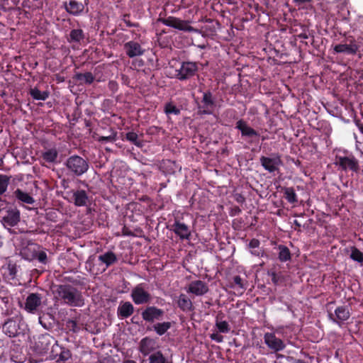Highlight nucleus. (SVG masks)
I'll return each mask as SVG.
<instances>
[{"instance_id": "obj_1", "label": "nucleus", "mask_w": 363, "mask_h": 363, "mask_svg": "<svg viewBox=\"0 0 363 363\" xmlns=\"http://www.w3.org/2000/svg\"><path fill=\"white\" fill-rule=\"evenodd\" d=\"M56 294L60 300L72 307H80L84 304L82 292L72 285L65 284L58 285Z\"/></svg>"}, {"instance_id": "obj_2", "label": "nucleus", "mask_w": 363, "mask_h": 363, "mask_svg": "<svg viewBox=\"0 0 363 363\" xmlns=\"http://www.w3.org/2000/svg\"><path fill=\"white\" fill-rule=\"evenodd\" d=\"M361 52H363L362 38H356L352 35L345 38L340 43L333 46L335 54L354 56L359 55Z\"/></svg>"}, {"instance_id": "obj_3", "label": "nucleus", "mask_w": 363, "mask_h": 363, "mask_svg": "<svg viewBox=\"0 0 363 363\" xmlns=\"http://www.w3.org/2000/svg\"><path fill=\"white\" fill-rule=\"evenodd\" d=\"M334 164L341 171L347 172L350 170L357 172L359 169V161L352 153L344 150L336 154Z\"/></svg>"}, {"instance_id": "obj_4", "label": "nucleus", "mask_w": 363, "mask_h": 363, "mask_svg": "<svg viewBox=\"0 0 363 363\" xmlns=\"http://www.w3.org/2000/svg\"><path fill=\"white\" fill-rule=\"evenodd\" d=\"M65 165L69 172L73 176L79 177L89 169V162L79 155H72L68 157Z\"/></svg>"}, {"instance_id": "obj_5", "label": "nucleus", "mask_w": 363, "mask_h": 363, "mask_svg": "<svg viewBox=\"0 0 363 363\" xmlns=\"http://www.w3.org/2000/svg\"><path fill=\"white\" fill-rule=\"evenodd\" d=\"M199 70L198 63L195 62H182L180 67L175 70V77L180 80H187L194 77Z\"/></svg>"}, {"instance_id": "obj_6", "label": "nucleus", "mask_w": 363, "mask_h": 363, "mask_svg": "<svg viewBox=\"0 0 363 363\" xmlns=\"http://www.w3.org/2000/svg\"><path fill=\"white\" fill-rule=\"evenodd\" d=\"M0 217L4 227H14L20 221L21 213L18 208L9 206L5 211H1Z\"/></svg>"}, {"instance_id": "obj_7", "label": "nucleus", "mask_w": 363, "mask_h": 363, "mask_svg": "<svg viewBox=\"0 0 363 363\" xmlns=\"http://www.w3.org/2000/svg\"><path fill=\"white\" fill-rule=\"evenodd\" d=\"M157 21L162 23V24L167 26L172 27L182 31L193 32L195 30V29L189 24V21L181 20L180 18L174 16L162 18L160 16V17L157 19Z\"/></svg>"}, {"instance_id": "obj_8", "label": "nucleus", "mask_w": 363, "mask_h": 363, "mask_svg": "<svg viewBox=\"0 0 363 363\" xmlns=\"http://www.w3.org/2000/svg\"><path fill=\"white\" fill-rule=\"evenodd\" d=\"M130 297L136 305L149 303L152 300L151 294L145 289L143 284H139L132 289Z\"/></svg>"}, {"instance_id": "obj_9", "label": "nucleus", "mask_w": 363, "mask_h": 363, "mask_svg": "<svg viewBox=\"0 0 363 363\" xmlns=\"http://www.w3.org/2000/svg\"><path fill=\"white\" fill-rule=\"evenodd\" d=\"M49 357L58 363L65 362L72 358V352L68 348L60 345L58 342H55L52 345Z\"/></svg>"}, {"instance_id": "obj_10", "label": "nucleus", "mask_w": 363, "mask_h": 363, "mask_svg": "<svg viewBox=\"0 0 363 363\" xmlns=\"http://www.w3.org/2000/svg\"><path fill=\"white\" fill-rule=\"evenodd\" d=\"M86 0H67L63 2V8L73 16H79L84 12Z\"/></svg>"}, {"instance_id": "obj_11", "label": "nucleus", "mask_w": 363, "mask_h": 363, "mask_svg": "<svg viewBox=\"0 0 363 363\" xmlns=\"http://www.w3.org/2000/svg\"><path fill=\"white\" fill-rule=\"evenodd\" d=\"M43 295L38 293L28 294L25 301L24 309L29 313H38L42 306Z\"/></svg>"}, {"instance_id": "obj_12", "label": "nucleus", "mask_w": 363, "mask_h": 363, "mask_svg": "<svg viewBox=\"0 0 363 363\" xmlns=\"http://www.w3.org/2000/svg\"><path fill=\"white\" fill-rule=\"evenodd\" d=\"M55 342L57 341L50 334L45 333L40 335L35 342L37 352L42 355L48 354L49 350H51L52 345Z\"/></svg>"}, {"instance_id": "obj_13", "label": "nucleus", "mask_w": 363, "mask_h": 363, "mask_svg": "<svg viewBox=\"0 0 363 363\" xmlns=\"http://www.w3.org/2000/svg\"><path fill=\"white\" fill-rule=\"evenodd\" d=\"M164 311L162 308L151 306H147L141 313L143 319L147 323H154L162 319Z\"/></svg>"}, {"instance_id": "obj_14", "label": "nucleus", "mask_w": 363, "mask_h": 363, "mask_svg": "<svg viewBox=\"0 0 363 363\" xmlns=\"http://www.w3.org/2000/svg\"><path fill=\"white\" fill-rule=\"evenodd\" d=\"M264 341L267 347L274 352H280L286 347L284 341L272 333H266L264 335Z\"/></svg>"}, {"instance_id": "obj_15", "label": "nucleus", "mask_w": 363, "mask_h": 363, "mask_svg": "<svg viewBox=\"0 0 363 363\" xmlns=\"http://www.w3.org/2000/svg\"><path fill=\"white\" fill-rule=\"evenodd\" d=\"M170 230L182 240H189L191 236L189 226L177 219H175L174 223L171 225Z\"/></svg>"}, {"instance_id": "obj_16", "label": "nucleus", "mask_w": 363, "mask_h": 363, "mask_svg": "<svg viewBox=\"0 0 363 363\" xmlns=\"http://www.w3.org/2000/svg\"><path fill=\"white\" fill-rule=\"evenodd\" d=\"M157 347V341L150 337H143L139 343V351L143 356L150 355L152 353L156 352L155 350Z\"/></svg>"}, {"instance_id": "obj_17", "label": "nucleus", "mask_w": 363, "mask_h": 363, "mask_svg": "<svg viewBox=\"0 0 363 363\" xmlns=\"http://www.w3.org/2000/svg\"><path fill=\"white\" fill-rule=\"evenodd\" d=\"M330 319L338 325L341 326L342 323L347 320L350 317V313L347 306H341L335 310V317L333 313H329Z\"/></svg>"}, {"instance_id": "obj_18", "label": "nucleus", "mask_w": 363, "mask_h": 363, "mask_svg": "<svg viewBox=\"0 0 363 363\" xmlns=\"http://www.w3.org/2000/svg\"><path fill=\"white\" fill-rule=\"evenodd\" d=\"M260 163L265 170L272 173L279 169V166L281 164L282 162L279 155L274 157H268L262 156L259 159Z\"/></svg>"}, {"instance_id": "obj_19", "label": "nucleus", "mask_w": 363, "mask_h": 363, "mask_svg": "<svg viewBox=\"0 0 363 363\" xmlns=\"http://www.w3.org/2000/svg\"><path fill=\"white\" fill-rule=\"evenodd\" d=\"M235 128L240 131L242 137L245 138H252L259 136V133L249 126L247 123L243 119H240L237 121Z\"/></svg>"}, {"instance_id": "obj_20", "label": "nucleus", "mask_w": 363, "mask_h": 363, "mask_svg": "<svg viewBox=\"0 0 363 363\" xmlns=\"http://www.w3.org/2000/svg\"><path fill=\"white\" fill-rule=\"evenodd\" d=\"M208 291V285L201 280L191 281L187 289L188 293H191L196 296H203Z\"/></svg>"}, {"instance_id": "obj_21", "label": "nucleus", "mask_w": 363, "mask_h": 363, "mask_svg": "<svg viewBox=\"0 0 363 363\" xmlns=\"http://www.w3.org/2000/svg\"><path fill=\"white\" fill-rule=\"evenodd\" d=\"M17 317L9 318L3 325V331L9 337H15L18 334L20 329Z\"/></svg>"}, {"instance_id": "obj_22", "label": "nucleus", "mask_w": 363, "mask_h": 363, "mask_svg": "<svg viewBox=\"0 0 363 363\" xmlns=\"http://www.w3.org/2000/svg\"><path fill=\"white\" fill-rule=\"evenodd\" d=\"M124 49L126 55L130 58L142 55L145 51L138 42L133 40L125 43L124 44Z\"/></svg>"}, {"instance_id": "obj_23", "label": "nucleus", "mask_w": 363, "mask_h": 363, "mask_svg": "<svg viewBox=\"0 0 363 363\" xmlns=\"http://www.w3.org/2000/svg\"><path fill=\"white\" fill-rule=\"evenodd\" d=\"M72 199L76 206H86L89 203V196L85 190L79 189L73 192Z\"/></svg>"}, {"instance_id": "obj_24", "label": "nucleus", "mask_w": 363, "mask_h": 363, "mask_svg": "<svg viewBox=\"0 0 363 363\" xmlns=\"http://www.w3.org/2000/svg\"><path fill=\"white\" fill-rule=\"evenodd\" d=\"M98 259L101 264H105V267L103 269L104 271H105L107 268L113 264L116 263L118 261L116 255L112 251H107L104 254L100 255L98 257Z\"/></svg>"}, {"instance_id": "obj_25", "label": "nucleus", "mask_w": 363, "mask_h": 363, "mask_svg": "<svg viewBox=\"0 0 363 363\" xmlns=\"http://www.w3.org/2000/svg\"><path fill=\"white\" fill-rule=\"evenodd\" d=\"M134 312V306L133 305L129 302L126 301L122 303L119 305L117 310V313L118 317L121 319L127 318L130 317Z\"/></svg>"}, {"instance_id": "obj_26", "label": "nucleus", "mask_w": 363, "mask_h": 363, "mask_svg": "<svg viewBox=\"0 0 363 363\" xmlns=\"http://www.w3.org/2000/svg\"><path fill=\"white\" fill-rule=\"evenodd\" d=\"M177 306L184 312L192 311L194 309L191 299L184 294L179 296Z\"/></svg>"}, {"instance_id": "obj_27", "label": "nucleus", "mask_w": 363, "mask_h": 363, "mask_svg": "<svg viewBox=\"0 0 363 363\" xmlns=\"http://www.w3.org/2000/svg\"><path fill=\"white\" fill-rule=\"evenodd\" d=\"M201 102L203 106H201L200 108H203L202 113L205 114H211L212 111L210 108H212L214 105V101L211 91H208L203 93Z\"/></svg>"}, {"instance_id": "obj_28", "label": "nucleus", "mask_w": 363, "mask_h": 363, "mask_svg": "<svg viewBox=\"0 0 363 363\" xmlns=\"http://www.w3.org/2000/svg\"><path fill=\"white\" fill-rule=\"evenodd\" d=\"M85 38V34L82 29L77 28V29H72L68 37H67V41L69 43H80L81 41L84 40Z\"/></svg>"}, {"instance_id": "obj_29", "label": "nucleus", "mask_w": 363, "mask_h": 363, "mask_svg": "<svg viewBox=\"0 0 363 363\" xmlns=\"http://www.w3.org/2000/svg\"><path fill=\"white\" fill-rule=\"evenodd\" d=\"M73 79L77 82H79L80 84H91L94 82L95 77L91 72H86L85 73H76Z\"/></svg>"}, {"instance_id": "obj_30", "label": "nucleus", "mask_w": 363, "mask_h": 363, "mask_svg": "<svg viewBox=\"0 0 363 363\" xmlns=\"http://www.w3.org/2000/svg\"><path fill=\"white\" fill-rule=\"evenodd\" d=\"M13 195L18 201L22 203L26 204H33L35 202L34 199L29 194L23 191L20 189H17L13 192Z\"/></svg>"}, {"instance_id": "obj_31", "label": "nucleus", "mask_w": 363, "mask_h": 363, "mask_svg": "<svg viewBox=\"0 0 363 363\" xmlns=\"http://www.w3.org/2000/svg\"><path fill=\"white\" fill-rule=\"evenodd\" d=\"M58 157V152L56 148H50L43 152L41 158L48 163H55Z\"/></svg>"}, {"instance_id": "obj_32", "label": "nucleus", "mask_w": 363, "mask_h": 363, "mask_svg": "<svg viewBox=\"0 0 363 363\" xmlns=\"http://www.w3.org/2000/svg\"><path fill=\"white\" fill-rule=\"evenodd\" d=\"M172 327L171 322H161L153 325L152 330L160 336L164 335Z\"/></svg>"}, {"instance_id": "obj_33", "label": "nucleus", "mask_w": 363, "mask_h": 363, "mask_svg": "<svg viewBox=\"0 0 363 363\" xmlns=\"http://www.w3.org/2000/svg\"><path fill=\"white\" fill-rule=\"evenodd\" d=\"M29 94L34 100L45 101L49 97L50 93L48 91H41L37 87L31 88Z\"/></svg>"}, {"instance_id": "obj_34", "label": "nucleus", "mask_w": 363, "mask_h": 363, "mask_svg": "<svg viewBox=\"0 0 363 363\" xmlns=\"http://www.w3.org/2000/svg\"><path fill=\"white\" fill-rule=\"evenodd\" d=\"M279 255L278 258L281 262H286L291 260V254L289 249L283 245L278 246Z\"/></svg>"}, {"instance_id": "obj_35", "label": "nucleus", "mask_w": 363, "mask_h": 363, "mask_svg": "<svg viewBox=\"0 0 363 363\" xmlns=\"http://www.w3.org/2000/svg\"><path fill=\"white\" fill-rule=\"evenodd\" d=\"M230 287L235 289L240 294H242L246 289L243 279L239 275H236L233 278Z\"/></svg>"}, {"instance_id": "obj_36", "label": "nucleus", "mask_w": 363, "mask_h": 363, "mask_svg": "<svg viewBox=\"0 0 363 363\" xmlns=\"http://www.w3.org/2000/svg\"><path fill=\"white\" fill-rule=\"evenodd\" d=\"M150 363H168L167 359L161 351H156L149 356Z\"/></svg>"}, {"instance_id": "obj_37", "label": "nucleus", "mask_w": 363, "mask_h": 363, "mask_svg": "<svg viewBox=\"0 0 363 363\" xmlns=\"http://www.w3.org/2000/svg\"><path fill=\"white\" fill-rule=\"evenodd\" d=\"M284 198L290 203H295L298 201L295 190L292 187H286L284 190Z\"/></svg>"}, {"instance_id": "obj_38", "label": "nucleus", "mask_w": 363, "mask_h": 363, "mask_svg": "<svg viewBox=\"0 0 363 363\" xmlns=\"http://www.w3.org/2000/svg\"><path fill=\"white\" fill-rule=\"evenodd\" d=\"M125 139L132 143L133 144H134L135 145H136L137 147H140L143 145V142L138 139V135L135 132H128L125 134Z\"/></svg>"}, {"instance_id": "obj_39", "label": "nucleus", "mask_w": 363, "mask_h": 363, "mask_svg": "<svg viewBox=\"0 0 363 363\" xmlns=\"http://www.w3.org/2000/svg\"><path fill=\"white\" fill-rule=\"evenodd\" d=\"M10 182V177L0 174V195H3L7 190Z\"/></svg>"}, {"instance_id": "obj_40", "label": "nucleus", "mask_w": 363, "mask_h": 363, "mask_svg": "<svg viewBox=\"0 0 363 363\" xmlns=\"http://www.w3.org/2000/svg\"><path fill=\"white\" fill-rule=\"evenodd\" d=\"M350 258L354 261L363 263V253L356 247L351 248Z\"/></svg>"}, {"instance_id": "obj_41", "label": "nucleus", "mask_w": 363, "mask_h": 363, "mask_svg": "<svg viewBox=\"0 0 363 363\" xmlns=\"http://www.w3.org/2000/svg\"><path fill=\"white\" fill-rule=\"evenodd\" d=\"M216 327L218 330V332L221 333H228L230 330V327L228 323L225 320L216 321Z\"/></svg>"}, {"instance_id": "obj_42", "label": "nucleus", "mask_w": 363, "mask_h": 363, "mask_svg": "<svg viewBox=\"0 0 363 363\" xmlns=\"http://www.w3.org/2000/svg\"><path fill=\"white\" fill-rule=\"evenodd\" d=\"M164 112L167 115H169V114L179 115L180 109L178 108L172 103L169 102V103H167L165 104Z\"/></svg>"}, {"instance_id": "obj_43", "label": "nucleus", "mask_w": 363, "mask_h": 363, "mask_svg": "<svg viewBox=\"0 0 363 363\" xmlns=\"http://www.w3.org/2000/svg\"><path fill=\"white\" fill-rule=\"evenodd\" d=\"M269 276L272 278V282L275 285L279 284L284 279L283 276H282L281 272L280 273H277L276 272H269Z\"/></svg>"}, {"instance_id": "obj_44", "label": "nucleus", "mask_w": 363, "mask_h": 363, "mask_svg": "<svg viewBox=\"0 0 363 363\" xmlns=\"http://www.w3.org/2000/svg\"><path fill=\"white\" fill-rule=\"evenodd\" d=\"M116 133H113L108 136H101L98 139V141L104 143H113L116 140Z\"/></svg>"}, {"instance_id": "obj_45", "label": "nucleus", "mask_w": 363, "mask_h": 363, "mask_svg": "<svg viewBox=\"0 0 363 363\" xmlns=\"http://www.w3.org/2000/svg\"><path fill=\"white\" fill-rule=\"evenodd\" d=\"M35 257L42 264H46L48 262V256L45 252L40 251L36 254Z\"/></svg>"}, {"instance_id": "obj_46", "label": "nucleus", "mask_w": 363, "mask_h": 363, "mask_svg": "<svg viewBox=\"0 0 363 363\" xmlns=\"http://www.w3.org/2000/svg\"><path fill=\"white\" fill-rule=\"evenodd\" d=\"M108 88L113 94H115L118 89V84L116 81L111 80L108 82Z\"/></svg>"}, {"instance_id": "obj_47", "label": "nucleus", "mask_w": 363, "mask_h": 363, "mask_svg": "<svg viewBox=\"0 0 363 363\" xmlns=\"http://www.w3.org/2000/svg\"><path fill=\"white\" fill-rule=\"evenodd\" d=\"M67 326L73 332H77L79 330V327L78 326L77 321L76 320H69L67 321Z\"/></svg>"}, {"instance_id": "obj_48", "label": "nucleus", "mask_w": 363, "mask_h": 363, "mask_svg": "<svg viewBox=\"0 0 363 363\" xmlns=\"http://www.w3.org/2000/svg\"><path fill=\"white\" fill-rule=\"evenodd\" d=\"M259 245H260L259 240L258 239L253 238L250 241V242L248 244V247L251 250L256 249L259 247Z\"/></svg>"}, {"instance_id": "obj_49", "label": "nucleus", "mask_w": 363, "mask_h": 363, "mask_svg": "<svg viewBox=\"0 0 363 363\" xmlns=\"http://www.w3.org/2000/svg\"><path fill=\"white\" fill-rule=\"evenodd\" d=\"M210 337L212 340H214L218 343L222 342L223 341V337L221 335H219L216 333L211 334Z\"/></svg>"}, {"instance_id": "obj_50", "label": "nucleus", "mask_w": 363, "mask_h": 363, "mask_svg": "<svg viewBox=\"0 0 363 363\" xmlns=\"http://www.w3.org/2000/svg\"><path fill=\"white\" fill-rule=\"evenodd\" d=\"M250 252L252 255L257 257L263 256L264 251L262 250L259 247L256 249H252L250 250Z\"/></svg>"}, {"instance_id": "obj_51", "label": "nucleus", "mask_w": 363, "mask_h": 363, "mask_svg": "<svg viewBox=\"0 0 363 363\" xmlns=\"http://www.w3.org/2000/svg\"><path fill=\"white\" fill-rule=\"evenodd\" d=\"M39 323L45 329H49L51 328V323H49V325H47L45 322H44V318L43 317H41L40 316L39 318Z\"/></svg>"}, {"instance_id": "obj_52", "label": "nucleus", "mask_w": 363, "mask_h": 363, "mask_svg": "<svg viewBox=\"0 0 363 363\" xmlns=\"http://www.w3.org/2000/svg\"><path fill=\"white\" fill-rule=\"evenodd\" d=\"M357 27L360 32L363 34V17H359L357 21Z\"/></svg>"}, {"instance_id": "obj_53", "label": "nucleus", "mask_w": 363, "mask_h": 363, "mask_svg": "<svg viewBox=\"0 0 363 363\" xmlns=\"http://www.w3.org/2000/svg\"><path fill=\"white\" fill-rule=\"evenodd\" d=\"M9 275L12 278H14L16 277V272H17L16 267L13 266L11 267H9Z\"/></svg>"}, {"instance_id": "obj_54", "label": "nucleus", "mask_w": 363, "mask_h": 363, "mask_svg": "<svg viewBox=\"0 0 363 363\" xmlns=\"http://www.w3.org/2000/svg\"><path fill=\"white\" fill-rule=\"evenodd\" d=\"M55 216H56V213L55 212H50L46 214V218H47V219H48L50 220L56 221L55 219Z\"/></svg>"}, {"instance_id": "obj_55", "label": "nucleus", "mask_w": 363, "mask_h": 363, "mask_svg": "<svg viewBox=\"0 0 363 363\" xmlns=\"http://www.w3.org/2000/svg\"><path fill=\"white\" fill-rule=\"evenodd\" d=\"M223 318H224V314L221 311H219L216 316V321H223L222 320Z\"/></svg>"}, {"instance_id": "obj_56", "label": "nucleus", "mask_w": 363, "mask_h": 363, "mask_svg": "<svg viewBox=\"0 0 363 363\" xmlns=\"http://www.w3.org/2000/svg\"><path fill=\"white\" fill-rule=\"evenodd\" d=\"M124 21H125V24L127 25V26L129 28H136L138 26V23H132L130 21L125 20Z\"/></svg>"}, {"instance_id": "obj_57", "label": "nucleus", "mask_w": 363, "mask_h": 363, "mask_svg": "<svg viewBox=\"0 0 363 363\" xmlns=\"http://www.w3.org/2000/svg\"><path fill=\"white\" fill-rule=\"evenodd\" d=\"M293 224L295 225L294 230L300 231V228L301 227V223L297 220H294Z\"/></svg>"}, {"instance_id": "obj_58", "label": "nucleus", "mask_w": 363, "mask_h": 363, "mask_svg": "<svg viewBox=\"0 0 363 363\" xmlns=\"http://www.w3.org/2000/svg\"><path fill=\"white\" fill-rule=\"evenodd\" d=\"M226 113L228 115H230V116L235 117V114H236V111L233 109H229V110L226 111Z\"/></svg>"}, {"instance_id": "obj_59", "label": "nucleus", "mask_w": 363, "mask_h": 363, "mask_svg": "<svg viewBox=\"0 0 363 363\" xmlns=\"http://www.w3.org/2000/svg\"><path fill=\"white\" fill-rule=\"evenodd\" d=\"M312 0H294V2L298 4H305V3H308L310 1H311Z\"/></svg>"}, {"instance_id": "obj_60", "label": "nucleus", "mask_w": 363, "mask_h": 363, "mask_svg": "<svg viewBox=\"0 0 363 363\" xmlns=\"http://www.w3.org/2000/svg\"><path fill=\"white\" fill-rule=\"evenodd\" d=\"M236 201L238 202V203H243L245 201V197L241 196V195H239L237 199H236Z\"/></svg>"}, {"instance_id": "obj_61", "label": "nucleus", "mask_w": 363, "mask_h": 363, "mask_svg": "<svg viewBox=\"0 0 363 363\" xmlns=\"http://www.w3.org/2000/svg\"><path fill=\"white\" fill-rule=\"evenodd\" d=\"M123 233L124 235H132L130 231H128L125 229H123Z\"/></svg>"}, {"instance_id": "obj_62", "label": "nucleus", "mask_w": 363, "mask_h": 363, "mask_svg": "<svg viewBox=\"0 0 363 363\" xmlns=\"http://www.w3.org/2000/svg\"><path fill=\"white\" fill-rule=\"evenodd\" d=\"M358 128H359V130L361 132V133L363 134V125L362 124L359 125Z\"/></svg>"}, {"instance_id": "obj_63", "label": "nucleus", "mask_w": 363, "mask_h": 363, "mask_svg": "<svg viewBox=\"0 0 363 363\" xmlns=\"http://www.w3.org/2000/svg\"><path fill=\"white\" fill-rule=\"evenodd\" d=\"M292 363H305V362L302 360L297 359V360L294 361Z\"/></svg>"}, {"instance_id": "obj_64", "label": "nucleus", "mask_w": 363, "mask_h": 363, "mask_svg": "<svg viewBox=\"0 0 363 363\" xmlns=\"http://www.w3.org/2000/svg\"><path fill=\"white\" fill-rule=\"evenodd\" d=\"M123 363H135L133 360H127L124 362Z\"/></svg>"}]
</instances>
